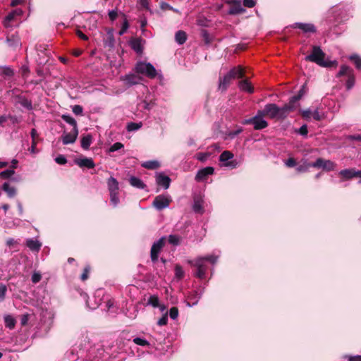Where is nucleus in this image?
<instances>
[{
    "label": "nucleus",
    "mask_w": 361,
    "mask_h": 361,
    "mask_svg": "<svg viewBox=\"0 0 361 361\" xmlns=\"http://www.w3.org/2000/svg\"><path fill=\"white\" fill-rule=\"evenodd\" d=\"M233 157V154L229 151H224L219 157V161L224 163V166L227 167L235 168L237 163L235 161H230Z\"/></svg>",
    "instance_id": "dca6fc26"
},
{
    "label": "nucleus",
    "mask_w": 361,
    "mask_h": 361,
    "mask_svg": "<svg viewBox=\"0 0 361 361\" xmlns=\"http://www.w3.org/2000/svg\"><path fill=\"white\" fill-rule=\"evenodd\" d=\"M17 13H18L19 12H18L17 11H13V12H11V13H8V14L6 16V18H5V20H4V25H5L6 27H8V26L9 25H8L9 22H10V21H11V20L14 18L15 15H16Z\"/></svg>",
    "instance_id": "de8ad7c7"
},
{
    "label": "nucleus",
    "mask_w": 361,
    "mask_h": 361,
    "mask_svg": "<svg viewBox=\"0 0 361 361\" xmlns=\"http://www.w3.org/2000/svg\"><path fill=\"white\" fill-rule=\"evenodd\" d=\"M239 88L244 92L248 93H252L254 92V88L251 83L248 81L247 79L243 80L238 83Z\"/></svg>",
    "instance_id": "b1692460"
},
{
    "label": "nucleus",
    "mask_w": 361,
    "mask_h": 361,
    "mask_svg": "<svg viewBox=\"0 0 361 361\" xmlns=\"http://www.w3.org/2000/svg\"><path fill=\"white\" fill-rule=\"evenodd\" d=\"M55 161L59 164L63 165L66 164L67 159L63 155H59L56 157Z\"/></svg>",
    "instance_id": "13d9d810"
},
{
    "label": "nucleus",
    "mask_w": 361,
    "mask_h": 361,
    "mask_svg": "<svg viewBox=\"0 0 361 361\" xmlns=\"http://www.w3.org/2000/svg\"><path fill=\"white\" fill-rule=\"evenodd\" d=\"M61 118L65 122L71 125L73 128H78L76 121L70 115L63 114Z\"/></svg>",
    "instance_id": "f704fd0d"
},
{
    "label": "nucleus",
    "mask_w": 361,
    "mask_h": 361,
    "mask_svg": "<svg viewBox=\"0 0 361 361\" xmlns=\"http://www.w3.org/2000/svg\"><path fill=\"white\" fill-rule=\"evenodd\" d=\"M225 2L230 6L228 11L230 15H237L245 11L242 6L240 0H226Z\"/></svg>",
    "instance_id": "9d476101"
},
{
    "label": "nucleus",
    "mask_w": 361,
    "mask_h": 361,
    "mask_svg": "<svg viewBox=\"0 0 361 361\" xmlns=\"http://www.w3.org/2000/svg\"><path fill=\"white\" fill-rule=\"evenodd\" d=\"M156 183L158 186L166 190L169 188L171 183V178L163 172L156 173L155 175Z\"/></svg>",
    "instance_id": "4468645a"
},
{
    "label": "nucleus",
    "mask_w": 361,
    "mask_h": 361,
    "mask_svg": "<svg viewBox=\"0 0 361 361\" xmlns=\"http://www.w3.org/2000/svg\"><path fill=\"white\" fill-rule=\"evenodd\" d=\"M142 124L141 122H140V123L130 122V123H128V125L126 126V129L128 132L135 131V130H139L142 127Z\"/></svg>",
    "instance_id": "c9c22d12"
},
{
    "label": "nucleus",
    "mask_w": 361,
    "mask_h": 361,
    "mask_svg": "<svg viewBox=\"0 0 361 361\" xmlns=\"http://www.w3.org/2000/svg\"><path fill=\"white\" fill-rule=\"evenodd\" d=\"M133 341L137 345H140V346H149V343L146 339H144V338H142L140 337H136V338H133Z\"/></svg>",
    "instance_id": "37998d69"
},
{
    "label": "nucleus",
    "mask_w": 361,
    "mask_h": 361,
    "mask_svg": "<svg viewBox=\"0 0 361 361\" xmlns=\"http://www.w3.org/2000/svg\"><path fill=\"white\" fill-rule=\"evenodd\" d=\"M345 357H347L348 359V361H361L360 355H357V356L346 355Z\"/></svg>",
    "instance_id": "774afa93"
},
{
    "label": "nucleus",
    "mask_w": 361,
    "mask_h": 361,
    "mask_svg": "<svg viewBox=\"0 0 361 361\" xmlns=\"http://www.w3.org/2000/svg\"><path fill=\"white\" fill-rule=\"evenodd\" d=\"M20 104L23 106H24L25 108L27 109H32V102L31 101L27 99H23L21 102H20Z\"/></svg>",
    "instance_id": "6e6d98bb"
},
{
    "label": "nucleus",
    "mask_w": 361,
    "mask_h": 361,
    "mask_svg": "<svg viewBox=\"0 0 361 361\" xmlns=\"http://www.w3.org/2000/svg\"><path fill=\"white\" fill-rule=\"evenodd\" d=\"M26 246L33 252H39L41 247L42 243L35 239L33 238H28L26 240Z\"/></svg>",
    "instance_id": "5701e85b"
},
{
    "label": "nucleus",
    "mask_w": 361,
    "mask_h": 361,
    "mask_svg": "<svg viewBox=\"0 0 361 361\" xmlns=\"http://www.w3.org/2000/svg\"><path fill=\"white\" fill-rule=\"evenodd\" d=\"M75 162L81 168L85 167L87 169H92L95 166L92 158L84 157L81 159H75Z\"/></svg>",
    "instance_id": "412c9836"
},
{
    "label": "nucleus",
    "mask_w": 361,
    "mask_h": 361,
    "mask_svg": "<svg viewBox=\"0 0 361 361\" xmlns=\"http://www.w3.org/2000/svg\"><path fill=\"white\" fill-rule=\"evenodd\" d=\"M108 41L109 42V45L113 46L114 43V38L113 36V30H111L108 32Z\"/></svg>",
    "instance_id": "69168bd1"
},
{
    "label": "nucleus",
    "mask_w": 361,
    "mask_h": 361,
    "mask_svg": "<svg viewBox=\"0 0 361 361\" xmlns=\"http://www.w3.org/2000/svg\"><path fill=\"white\" fill-rule=\"evenodd\" d=\"M355 81V78L354 74L353 73H350L348 74V80L345 83L346 89L348 90H350L354 86Z\"/></svg>",
    "instance_id": "4c0bfd02"
},
{
    "label": "nucleus",
    "mask_w": 361,
    "mask_h": 361,
    "mask_svg": "<svg viewBox=\"0 0 361 361\" xmlns=\"http://www.w3.org/2000/svg\"><path fill=\"white\" fill-rule=\"evenodd\" d=\"M72 111L75 115H81L82 114L83 109L80 105H75L73 106Z\"/></svg>",
    "instance_id": "4d7b16f0"
},
{
    "label": "nucleus",
    "mask_w": 361,
    "mask_h": 361,
    "mask_svg": "<svg viewBox=\"0 0 361 361\" xmlns=\"http://www.w3.org/2000/svg\"><path fill=\"white\" fill-rule=\"evenodd\" d=\"M325 54L318 46H313L312 51L310 54L305 56L307 61L314 62L322 67H332L338 64L336 61L325 60Z\"/></svg>",
    "instance_id": "f257e3e1"
},
{
    "label": "nucleus",
    "mask_w": 361,
    "mask_h": 361,
    "mask_svg": "<svg viewBox=\"0 0 361 361\" xmlns=\"http://www.w3.org/2000/svg\"><path fill=\"white\" fill-rule=\"evenodd\" d=\"M164 245V238H161L154 242L152 246L150 257L153 262H156L158 259L159 254Z\"/></svg>",
    "instance_id": "9b49d317"
},
{
    "label": "nucleus",
    "mask_w": 361,
    "mask_h": 361,
    "mask_svg": "<svg viewBox=\"0 0 361 361\" xmlns=\"http://www.w3.org/2000/svg\"><path fill=\"white\" fill-rule=\"evenodd\" d=\"M310 166L313 168H322L327 171H331L335 169L336 164L331 160L318 158L314 162L312 163Z\"/></svg>",
    "instance_id": "0eeeda50"
},
{
    "label": "nucleus",
    "mask_w": 361,
    "mask_h": 361,
    "mask_svg": "<svg viewBox=\"0 0 361 361\" xmlns=\"http://www.w3.org/2000/svg\"><path fill=\"white\" fill-rule=\"evenodd\" d=\"M41 279H42L41 274L37 271H35L32 274V277H31L32 281L34 283H38L41 280Z\"/></svg>",
    "instance_id": "603ef678"
},
{
    "label": "nucleus",
    "mask_w": 361,
    "mask_h": 361,
    "mask_svg": "<svg viewBox=\"0 0 361 361\" xmlns=\"http://www.w3.org/2000/svg\"><path fill=\"white\" fill-rule=\"evenodd\" d=\"M175 39L178 44H183L187 39L186 33L182 30L176 32L175 35Z\"/></svg>",
    "instance_id": "c756f323"
},
{
    "label": "nucleus",
    "mask_w": 361,
    "mask_h": 361,
    "mask_svg": "<svg viewBox=\"0 0 361 361\" xmlns=\"http://www.w3.org/2000/svg\"><path fill=\"white\" fill-rule=\"evenodd\" d=\"M265 112L267 113V117L269 118L276 120L285 119L282 107L278 106L276 104L270 103L266 104Z\"/></svg>",
    "instance_id": "39448f33"
},
{
    "label": "nucleus",
    "mask_w": 361,
    "mask_h": 361,
    "mask_svg": "<svg viewBox=\"0 0 361 361\" xmlns=\"http://www.w3.org/2000/svg\"><path fill=\"white\" fill-rule=\"evenodd\" d=\"M244 124H252L255 130H262L268 126V123L262 118L254 116L247 119L243 122Z\"/></svg>",
    "instance_id": "f8f14e48"
},
{
    "label": "nucleus",
    "mask_w": 361,
    "mask_h": 361,
    "mask_svg": "<svg viewBox=\"0 0 361 361\" xmlns=\"http://www.w3.org/2000/svg\"><path fill=\"white\" fill-rule=\"evenodd\" d=\"M142 166L147 169H156L160 166L158 161H147L142 164Z\"/></svg>",
    "instance_id": "473e14b6"
},
{
    "label": "nucleus",
    "mask_w": 361,
    "mask_h": 361,
    "mask_svg": "<svg viewBox=\"0 0 361 361\" xmlns=\"http://www.w3.org/2000/svg\"><path fill=\"white\" fill-rule=\"evenodd\" d=\"M209 156H210V154L208 152H205V153L200 152L196 154V158L197 160H199L202 162H204L207 160V159L209 158Z\"/></svg>",
    "instance_id": "49530a36"
},
{
    "label": "nucleus",
    "mask_w": 361,
    "mask_h": 361,
    "mask_svg": "<svg viewBox=\"0 0 361 361\" xmlns=\"http://www.w3.org/2000/svg\"><path fill=\"white\" fill-rule=\"evenodd\" d=\"M242 130H243L242 128H238V129H237L235 130L230 131L228 133V136L230 138L233 139L235 137H236L238 134H240L242 132Z\"/></svg>",
    "instance_id": "bf43d9fd"
},
{
    "label": "nucleus",
    "mask_w": 361,
    "mask_h": 361,
    "mask_svg": "<svg viewBox=\"0 0 361 361\" xmlns=\"http://www.w3.org/2000/svg\"><path fill=\"white\" fill-rule=\"evenodd\" d=\"M255 0H243V5L247 8H252L255 6Z\"/></svg>",
    "instance_id": "e2e57ef3"
},
{
    "label": "nucleus",
    "mask_w": 361,
    "mask_h": 361,
    "mask_svg": "<svg viewBox=\"0 0 361 361\" xmlns=\"http://www.w3.org/2000/svg\"><path fill=\"white\" fill-rule=\"evenodd\" d=\"M92 135L90 134H87L85 136H83L81 139V147L84 149H88L90 146L92 144Z\"/></svg>",
    "instance_id": "7c9ffc66"
},
{
    "label": "nucleus",
    "mask_w": 361,
    "mask_h": 361,
    "mask_svg": "<svg viewBox=\"0 0 361 361\" xmlns=\"http://www.w3.org/2000/svg\"><path fill=\"white\" fill-rule=\"evenodd\" d=\"M293 27L301 30L305 33H314L317 31L315 26L312 23H295Z\"/></svg>",
    "instance_id": "a211bd4d"
},
{
    "label": "nucleus",
    "mask_w": 361,
    "mask_h": 361,
    "mask_svg": "<svg viewBox=\"0 0 361 361\" xmlns=\"http://www.w3.org/2000/svg\"><path fill=\"white\" fill-rule=\"evenodd\" d=\"M4 323L6 327L13 329L16 326V321L12 316L6 315L4 317Z\"/></svg>",
    "instance_id": "72a5a7b5"
},
{
    "label": "nucleus",
    "mask_w": 361,
    "mask_h": 361,
    "mask_svg": "<svg viewBox=\"0 0 361 361\" xmlns=\"http://www.w3.org/2000/svg\"><path fill=\"white\" fill-rule=\"evenodd\" d=\"M147 305L152 306L153 307H157L159 306V298L155 295H150L148 300Z\"/></svg>",
    "instance_id": "e433bc0d"
},
{
    "label": "nucleus",
    "mask_w": 361,
    "mask_h": 361,
    "mask_svg": "<svg viewBox=\"0 0 361 361\" xmlns=\"http://www.w3.org/2000/svg\"><path fill=\"white\" fill-rule=\"evenodd\" d=\"M167 322H168L167 314H164L158 320L157 324L159 326H164L167 324Z\"/></svg>",
    "instance_id": "680f3d73"
},
{
    "label": "nucleus",
    "mask_w": 361,
    "mask_h": 361,
    "mask_svg": "<svg viewBox=\"0 0 361 361\" xmlns=\"http://www.w3.org/2000/svg\"><path fill=\"white\" fill-rule=\"evenodd\" d=\"M121 79L128 86L138 84L140 82V78L134 73L122 76Z\"/></svg>",
    "instance_id": "aec40b11"
},
{
    "label": "nucleus",
    "mask_w": 361,
    "mask_h": 361,
    "mask_svg": "<svg viewBox=\"0 0 361 361\" xmlns=\"http://www.w3.org/2000/svg\"><path fill=\"white\" fill-rule=\"evenodd\" d=\"M6 42L8 46L11 47H16L20 44V38L16 35H11L7 36Z\"/></svg>",
    "instance_id": "c85d7f7f"
},
{
    "label": "nucleus",
    "mask_w": 361,
    "mask_h": 361,
    "mask_svg": "<svg viewBox=\"0 0 361 361\" xmlns=\"http://www.w3.org/2000/svg\"><path fill=\"white\" fill-rule=\"evenodd\" d=\"M123 147V145L121 142H116L114 144H113L110 149H109V151L110 152H116V151H118L121 149H122Z\"/></svg>",
    "instance_id": "864d4df0"
},
{
    "label": "nucleus",
    "mask_w": 361,
    "mask_h": 361,
    "mask_svg": "<svg viewBox=\"0 0 361 361\" xmlns=\"http://www.w3.org/2000/svg\"><path fill=\"white\" fill-rule=\"evenodd\" d=\"M218 257V256L214 255H209L206 257H198L194 262L190 261L189 262L197 268V271L195 274V276L200 279H204L207 269L206 262L214 264L216 262Z\"/></svg>",
    "instance_id": "f03ea898"
},
{
    "label": "nucleus",
    "mask_w": 361,
    "mask_h": 361,
    "mask_svg": "<svg viewBox=\"0 0 361 361\" xmlns=\"http://www.w3.org/2000/svg\"><path fill=\"white\" fill-rule=\"evenodd\" d=\"M6 291H7L6 286L3 283H1L0 284V301L4 300Z\"/></svg>",
    "instance_id": "09e8293b"
},
{
    "label": "nucleus",
    "mask_w": 361,
    "mask_h": 361,
    "mask_svg": "<svg viewBox=\"0 0 361 361\" xmlns=\"http://www.w3.org/2000/svg\"><path fill=\"white\" fill-rule=\"evenodd\" d=\"M300 112L302 116V118L307 121H310L313 118L315 121H320L322 118V116L319 112V110L314 109L312 111L310 109L300 110Z\"/></svg>",
    "instance_id": "2eb2a0df"
},
{
    "label": "nucleus",
    "mask_w": 361,
    "mask_h": 361,
    "mask_svg": "<svg viewBox=\"0 0 361 361\" xmlns=\"http://www.w3.org/2000/svg\"><path fill=\"white\" fill-rule=\"evenodd\" d=\"M171 202V198L169 195H160L154 198L153 205L157 209L161 210L167 208Z\"/></svg>",
    "instance_id": "6e6552de"
},
{
    "label": "nucleus",
    "mask_w": 361,
    "mask_h": 361,
    "mask_svg": "<svg viewBox=\"0 0 361 361\" xmlns=\"http://www.w3.org/2000/svg\"><path fill=\"white\" fill-rule=\"evenodd\" d=\"M15 173L13 169H6L0 173V178L2 179L10 178Z\"/></svg>",
    "instance_id": "a19ab883"
},
{
    "label": "nucleus",
    "mask_w": 361,
    "mask_h": 361,
    "mask_svg": "<svg viewBox=\"0 0 361 361\" xmlns=\"http://www.w3.org/2000/svg\"><path fill=\"white\" fill-rule=\"evenodd\" d=\"M175 277L178 280H180L184 277V271L181 266L178 264L176 265L175 267Z\"/></svg>",
    "instance_id": "ea45409f"
},
{
    "label": "nucleus",
    "mask_w": 361,
    "mask_h": 361,
    "mask_svg": "<svg viewBox=\"0 0 361 361\" xmlns=\"http://www.w3.org/2000/svg\"><path fill=\"white\" fill-rule=\"evenodd\" d=\"M285 164L288 167H293L296 165V161L293 158H289Z\"/></svg>",
    "instance_id": "0e129e2a"
},
{
    "label": "nucleus",
    "mask_w": 361,
    "mask_h": 361,
    "mask_svg": "<svg viewBox=\"0 0 361 361\" xmlns=\"http://www.w3.org/2000/svg\"><path fill=\"white\" fill-rule=\"evenodd\" d=\"M135 71L137 73L143 74L150 78H154L157 75V71L155 68L149 63L141 61L137 63Z\"/></svg>",
    "instance_id": "423d86ee"
},
{
    "label": "nucleus",
    "mask_w": 361,
    "mask_h": 361,
    "mask_svg": "<svg viewBox=\"0 0 361 361\" xmlns=\"http://www.w3.org/2000/svg\"><path fill=\"white\" fill-rule=\"evenodd\" d=\"M342 13L341 8H333L327 13L326 23L329 25L330 30L334 33L337 34L335 30L336 27L345 20L344 17L341 16Z\"/></svg>",
    "instance_id": "7ed1b4c3"
},
{
    "label": "nucleus",
    "mask_w": 361,
    "mask_h": 361,
    "mask_svg": "<svg viewBox=\"0 0 361 361\" xmlns=\"http://www.w3.org/2000/svg\"><path fill=\"white\" fill-rule=\"evenodd\" d=\"M108 190L110 196V202L114 207H116L120 202L118 197V182L114 177H110L107 180Z\"/></svg>",
    "instance_id": "20e7f679"
},
{
    "label": "nucleus",
    "mask_w": 361,
    "mask_h": 361,
    "mask_svg": "<svg viewBox=\"0 0 361 361\" xmlns=\"http://www.w3.org/2000/svg\"><path fill=\"white\" fill-rule=\"evenodd\" d=\"M311 164L312 163H307L303 165H300L296 168V170L298 172H306L310 167H312V166H310Z\"/></svg>",
    "instance_id": "8fccbe9b"
},
{
    "label": "nucleus",
    "mask_w": 361,
    "mask_h": 361,
    "mask_svg": "<svg viewBox=\"0 0 361 361\" xmlns=\"http://www.w3.org/2000/svg\"><path fill=\"white\" fill-rule=\"evenodd\" d=\"M89 271H90V267H86L84 269V271H83V273L81 275V279L82 281H85V280H86L88 278V273H89Z\"/></svg>",
    "instance_id": "338daca9"
},
{
    "label": "nucleus",
    "mask_w": 361,
    "mask_h": 361,
    "mask_svg": "<svg viewBox=\"0 0 361 361\" xmlns=\"http://www.w3.org/2000/svg\"><path fill=\"white\" fill-rule=\"evenodd\" d=\"M109 18L111 21H114L118 17V11L117 9L111 10L108 13Z\"/></svg>",
    "instance_id": "5fc2aeb1"
},
{
    "label": "nucleus",
    "mask_w": 361,
    "mask_h": 361,
    "mask_svg": "<svg viewBox=\"0 0 361 361\" xmlns=\"http://www.w3.org/2000/svg\"><path fill=\"white\" fill-rule=\"evenodd\" d=\"M301 135L307 136L308 133L307 126V125H302L298 131Z\"/></svg>",
    "instance_id": "052dcab7"
},
{
    "label": "nucleus",
    "mask_w": 361,
    "mask_h": 361,
    "mask_svg": "<svg viewBox=\"0 0 361 361\" xmlns=\"http://www.w3.org/2000/svg\"><path fill=\"white\" fill-rule=\"evenodd\" d=\"M349 59L353 61L357 69H361V57L357 54L350 56Z\"/></svg>",
    "instance_id": "58836bf2"
},
{
    "label": "nucleus",
    "mask_w": 361,
    "mask_h": 361,
    "mask_svg": "<svg viewBox=\"0 0 361 361\" xmlns=\"http://www.w3.org/2000/svg\"><path fill=\"white\" fill-rule=\"evenodd\" d=\"M204 200L201 196H197L194 198L192 209L195 213L202 214L204 212Z\"/></svg>",
    "instance_id": "4be33fe9"
},
{
    "label": "nucleus",
    "mask_w": 361,
    "mask_h": 361,
    "mask_svg": "<svg viewBox=\"0 0 361 361\" xmlns=\"http://www.w3.org/2000/svg\"><path fill=\"white\" fill-rule=\"evenodd\" d=\"M180 238L177 235H170L169 236V243L173 245H178L180 243Z\"/></svg>",
    "instance_id": "c03bdc74"
},
{
    "label": "nucleus",
    "mask_w": 361,
    "mask_h": 361,
    "mask_svg": "<svg viewBox=\"0 0 361 361\" xmlns=\"http://www.w3.org/2000/svg\"><path fill=\"white\" fill-rule=\"evenodd\" d=\"M169 315H170V317L172 319H176L178 316V310L177 307H173L170 309V311H169Z\"/></svg>",
    "instance_id": "3c124183"
},
{
    "label": "nucleus",
    "mask_w": 361,
    "mask_h": 361,
    "mask_svg": "<svg viewBox=\"0 0 361 361\" xmlns=\"http://www.w3.org/2000/svg\"><path fill=\"white\" fill-rule=\"evenodd\" d=\"M350 73H353L352 70L350 69V68L347 66H342L341 67L340 71L337 73V77H341L344 75H347L348 76V74Z\"/></svg>",
    "instance_id": "79ce46f5"
},
{
    "label": "nucleus",
    "mask_w": 361,
    "mask_h": 361,
    "mask_svg": "<svg viewBox=\"0 0 361 361\" xmlns=\"http://www.w3.org/2000/svg\"><path fill=\"white\" fill-rule=\"evenodd\" d=\"M214 172V169L212 166L203 168L197 171L195 179L197 182L203 181L207 178L208 176L212 175Z\"/></svg>",
    "instance_id": "f3484780"
},
{
    "label": "nucleus",
    "mask_w": 361,
    "mask_h": 361,
    "mask_svg": "<svg viewBox=\"0 0 361 361\" xmlns=\"http://www.w3.org/2000/svg\"><path fill=\"white\" fill-rule=\"evenodd\" d=\"M232 79L233 78L231 77V75L228 73H227L226 75H224V78H219V90H222V91L226 90Z\"/></svg>",
    "instance_id": "393cba45"
},
{
    "label": "nucleus",
    "mask_w": 361,
    "mask_h": 361,
    "mask_svg": "<svg viewBox=\"0 0 361 361\" xmlns=\"http://www.w3.org/2000/svg\"><path fill=\"white\" fill-rule=\"evenodd\" d=\"M228 73L233 79L235 78H241L244 76V71L240 66L234 67Z\"/></svg>",
    "instance_id": "cd10ccee"
},
{
    "label": "nucleus",
    "mask_w": 361,
    "mask_h": 361,
    "mask_svg": "<svg viewBox=\"0 0 361 361\" xmlns=\"http://www.w3.org/2000/svg\"><path fill=\"white\" fill-rule=\"evenodd\" d=\"M130 44L131 48L136 53H141L142 51V47L141 45V42L139 39H133L130 42Z\"/></svg>",
    "instance_id": "2f4dec72"
},
{
    "label": "nucleus",
    "mask_w": 361,
    "mask_h": 361,
    "mask_svg": "<svg viewBox=\"0 0 361 361\" xmlns=\"http://www.w3.org/2000/svg\"><path fill=\"white\" fill-rule=\"evenodd\" d=\"M339 175L346 180L354 177L361 178V171H356L354 169H344L339 172Z\"/></svg>",
    "instance_id": "6ab92c4d"
},
{
    "label": "nucleus",
    "mask_w": 361,
    "mask_h": 361,
    "mask_svg": "<svg viewBox=\"0 0 361 361\" xmlns=\"http://www.w3.org/2000/svg\"><path fill=\"white\" fill-rule=\"evenodd\" d=\"M78 135V128H72L71 132H63L61 135V140L63 145L73 144L75 142Z\"/></svg>",
    "instance_id": "ddd939ff"
},
{
    "label": "nucleus",
    "mask_w": 361,
    "mask_h": 361,
    "mask_svg": "<svg viewBox=\"0 0 361 361\" xmlns=\"http://www.w3.org/2000/svg\"><path fill=\"white\" fill-rule=\"evenodd\" d=\"M2 190L7 194L9 198L14 197L16 195V189L15 187L11 186L7 182L2 185Z\"/></svg>",
    "instance_id": "bb28decb"
},
{
    "label": "nucleus",
    "mask_w": 361,
    "mask_h": 361,
    "mask_svg": "<svg viewBox=\"0 0 361 361\" xmlns=\"http://www.w3.org/2000/svg\"><path fill=\"white\" fill-rule=\"evenodd\" d=\"M300 100V96L292 97L288 103L282 106L285 118H286L290 112L295 111L299 106L298 101Z\"/></svg>",
    "instance_id": "1a4fd4ad"
},
{
    "label": "nucleus",
    "mask_w": 361,
    "mask_h": 361,
    "mask_svg": "<svg viewBox=\"0 0 361 361\" xmlns=\"http://www.w3.org/2000/svg\"><path fill=\"white\" fill-rule=\"evenodd\" d=\"M123 16L124 17H126V16L124 14ZM128 27H129V23H128V20L126 19V18H125V19L123 20V23L122 24L121 29L118 32V35L120 36L123 35L124 33L126 32V31L128 30Z\"/></svg>",
    "instance_id": "a18cd8bd"
},
{
    "label": "nucleus",
    "mask_w": 361,
    "mask_h": 361,
    "mask_svg": "<svg viewBox=\"0 0 361 361\" xmlns=\"http://www.w3.org/2000/svg\"><path fill=\"white\" fill-rule=\"evenodd\" d=\"M129 183L133 187L138 189H145L146 188V185L143 183V181L135 176L130 177Z\"/></svg>",
    "instance_id": "a878e982"
}]
</instances>
